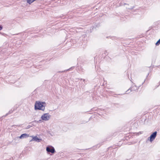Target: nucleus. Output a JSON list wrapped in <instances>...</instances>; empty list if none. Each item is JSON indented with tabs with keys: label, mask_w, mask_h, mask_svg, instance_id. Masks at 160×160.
Wrapping results in <instances>:
<instances>
[{
	"label": "nucleus",
	"mask_w": 160,
	"mask_h": 160,
	"mask_svg": "<svg viewBox=\"0 0 160 160\" xmlns=\"http://www.w3.org/2000/svg\"><path fill=\"white\" fill-rule=\"evenodd\" d=\"M42 140L41 139L38 138L37 136H34L32 137V138L30 141H36L37 142H40L42 141Z\"/></svg>",
	"instance_id": "nucleus-6"
},
{
	"label": "nucleus",
	"mask_w": 160,
	"mask_h": 160,
	"mask_svg": "<svg viewBox=\"0 0 160 160\" xmlns=\"http://www.w3.org/2000/svg\"><path fill=\"white\" fill-rule=\"evenodd\" d=\"M134 8V7L133 6L132 7H131L130 8H129L128 9H133V8Z\"/></svg>",
	"instance_id": "nucleus-13"
},
{
	"label": "nucleus",
	"mask_w": 160,
	"mask_h": 160,
	"mask_svg": "<svg viewBox=\"0 0 160 160\" xmlns=\"http://www.w3.org/2000/svg\"><path fill=\"white\" fill-rule=\"evenodd\" d=\"M160 44V39H159L156 43V46H158Z\"/></svg>",
	"instance_id": "nucleus-9"
},
{
	"label": "nucleus",
	"mask_w": 160,
	"mask_h": 160,
	"mask_svg": "<svg viewBox=\"0 0 160 160\" xmlns=\"http://www.w3.org/2000/svg\"><path fill=\"white\" fill-rule=\"evenodd\" d=\"M81 70L82 71H82V69H81Z\"/></svg>",
	"instance_id": "nucleus-22"
},
{
	"label": "nucleus",
	"mask_w": 160,
	"mask_h": 160,
	"mask_svg": "<svg viewBox=\"0 0 160 160\" xmlns=\"http://www.w3.org/2000/svg\"><path fill=\"white\" fill-rule=\"evenodd\" d=\"M124 5H128V4H127V3H125L124 4Z\"/></svg>",
	"instance_id": "nucleus-17"
},
{
	"label": "nucleus",
	"mask_w": 160,
	"mask_h": 160,
	"mask_svg": "<svg viewBox=\"0 0 160 160\" xmlns=\"http://www.w3.org/2000/svg\"><path fill=\"white\" fill-rule=\"evenodd\" d=\"M149 75V73H148V74H147V77H148V76Z\"/></svg>",
	"instance_id": "nucleus-19"
},
{
	"label": "nucleus",
	"mask_w": 160,
	"mask_h": 160,
	"mask_svg": "<svg viewBox=\"0 0 160 160\" xmlns=\"http://www.w3.org/2000/svg\"><path fill=\"white\" fill-rule=\"evenodd\" d=\"M30 128V125H28V128Z\"/></svg>",
	"instance_id": "nucleus-15"
},
{
	"label": "nucleus",
	"mask_w": 160,
	"mask_h": 160,
	"mask_svg": "<svg viewBox=\"0 0 160 160\" xmlns=\"http://www.w3.org/2000/svg\"><path fill=\"white\" fill-rule=\"evenodd\" d=\"M29 137V135L26 133H24L22 134L19 137V138L20 139L25 138Z\"/></svg>",
	"instance_id": "nucleus-7"
},
{
	"label": "nucleus",
	"mask_w": 160,
	"mask_h": 160,
	"mask_svg": "<svg viewBox=\"0 0 160 160\" xmlns=\"http://www.w3.org/2000/svg\"><path fill=\"white\" fill-rule=\"evenodd\" d=\"M157 134V131H155L153 132L150 136V137L148 138V139L150 138L149 140L151 142L155 138Z\"/></svg>",
	"instance_id": "nucleus-4"
},
{
	"label": "nucleus",
	"mask_w": 160,
	"mask_h": 160,
	"mask_svg": "<svg viewBox=\"0 0 160 160\" xmlns=\"http://www.w3.org/2000/svg\"><path fill=\"white\" fill-rule=\"evenodd\" d=\"M50 117L51 115L48 113H46L41 116V118L43 120L47 121L50 119Z\"/></svg>",
	"instance_id": "nucleus-2"
},
{
	"label": "nucleus",
	"mask_w": 160,
	"mask_h": 160,
	"mask_svg": "<svg viewBox=\"0 0 160 160\" xmlns=\"http://www.w3.org/2000/svg\"><path fill=\"white\" fill-rule=\"evenodd\" d=\"M159 84L160 85V82H159Z\"/></svg>",
	"instance_id": "nucleus-21"
},
{
	"label": "nucleus",
	"mask_w": 160,
	"mask_h": 160,
	"mask_svg": "<svg viewBox=\"0 0 160 160\" xmlns=\"http://www.w3.org/2000/svg\"><path fill=\"white\" fill-rule=\"evenodd\" d=\"M2 28V26L1 25L0 26V31L1 30Z\"/></svg>",
	"instance_id": "nucleus-12"
},
{
	"label": "nucleus",
	"mask_w": 160,
	"mask_h": 160,
	"mask_svg": "<svg viewBox=\"0 0 160 160\" xmlns=\"http://www.w3.org/2000/svg\"><path fill=\"white\" fill-rule=\"evenodd\" d=\"M84 8H81V9Z\"/></svg>",
	"instance_id": "nucleus-23"
},
{
	"label": "nucleus",
	"mask_w": 160,
	"mask_h": 160,
	"mask_svg": "<svg viewBox=\"0 0 160 160\" xmlns=\"http://www.w3.org/2000/svg\"><path fill=\"white\" fill-rule=\"evenodd\" d=\"M104 54L105 55H107L108 54V52H107V51H105L104 52Z\"/></svg>",
	"instance_id": "nucleus-11"
},
{
	"label": "nucleus",
	"mask_w": 160,
	"mask_h": 160,
	"mask_svg": "<svg viewBox=\"0 0 160 160\" xmlns=\"http://www.w3.org/2000/svg\"><path fill=\"white\" fill-rule=\"evenodd\" d=\"M79 68H81V67L80 66H78V68L79 69Z\"/></svg>",
	"instance_id": "nucleus-16"
},
{
	"label": "nucleus",
	"mask_w": 160,
	"mask_h": 160,
	"mask_svg": "<svg viewBox=\"0 0 160 160\" xmlns=\"http://www.w3.org/2000/svg\"><path fill=\"white\" fill-rule=\"evenodd\" d=\"M46 106V104L45 102L36 101L34 105V109L35 110H38L44 111L45 109V107Z\"/></svg>",
	"instance_id": "nucleus-1"
},
{
	"label": "nucleus",
	"mask_w": 160,
	"mask_h": 160,
	"mask_svg": "<svg viewBox=\"0 0 160 160\" xmlns=\"http://www.w3.org/2000/svg\"><path fill=\"white\" fill-rule=\"evenodd\" d=\"M63 72V71L59 72Z\"/></svg>",
	"instance_id": "nucleus-18"
},
{
	"label": "nucleus",
	"mask_w": 160,
	"mask_h": 160,
	"mask_svg": "<svg viewBox=\"0 0 160 160\" xmlns=\"http://www.w3.org/2000/svg\"><path fill=\"white\" fill-rule=\"evenodd\" d=\"M74 67H72L71 68H69V69L67 70V71L72 70V69H73Z\"/></svg>",
	"instance_id": "nucleus-10"
},
{
	"label": "nucleus",
	"mask_w": 160,
	"mask_h": 160,
	"mask_svg": "<svg viewBox=\"0 0 160 160\" xmlns=\"http://www.w3.org/2000/svg\"><path fill=\"white\" fill-rule=\"evenodd\" d=\"M14 110H12V109L10 110L8 112V113H7L5 115V116H6L7 115H8V114H10L11 113H12L13 112V111Z\"/></svg>",
	"instance_id": "nucleus-8"
},
{
	"label": "nucleus",
	"mask_w": 160,
	"mask_h": 160,
	"mask_svg": "<svg viewBox=\"0 0 160 160\" xmlns=\"http://www.w3.org/2000/svg\"><path fill=\"white\" fill-rule=\"evenodd\" d=\"M139 133H140V134L141 133H142V132H139L138 133V134H139Z\"/></svg>",
	"instance_id": "nucleus-20"
},
{
	"label": "nucleus",
	"mask_w": 160,
	"mask_h": 160,
	"mask_svg": "<svg viewBox=\"0 0 160 160\" xmlns=\"http://www.w3.org/2000/svg\"><path fill=\"white\" fill-rule=\"evenodd\" d=\"M46 151L48 153L51 152L52 153H54L55 152V151L54 148L52 146H48L46 147Z\"/></svg>",
	"instance_id": "nucleus-3"
},
{
	"label": "nucleus",
	"mask_w": 160,
	"mask_h": 160,
	"mask_svg": "<svg viewBox=\"0 0 160 160\" xmlns=\"http://www.w3.org/2000/svg\"><path fill=\"white\" fill-rule=\"evenodd\" d=\"M138 89V88L135 85L134 86H132L126 92H127V93H129L130 92H129V90H130V92L135 91Z\"/></svg>",
	"instance_id": "nucleus-5"
},
{
	"label": "nucleus",
	"mask_w": 160,
	"mask_h": 160,
	"mask_svg": "<svg viewBox=\"0 0 160 160\" xmlns=\"http://www.w3.org/2000/svg\"><path fill=\"white\" fill-rule=\"evenodd\" d=\"M63 15H62V16H60L59 17H58V18H62V17H63Z\"/></svg>",
	"instance_id": "nucleus-14"
}]
</instances>
